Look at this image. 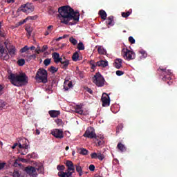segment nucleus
I'll use <instances>...</instances> for the list:
<instances>
[{
  "label": "nucleus",
  "mask_w": 177,
  "mask_h": 177,
  "mask_svg": "<svg viewBox=\"0 0 177 177\" xmlns=\"http://www.w3.org/2000/svg\"><path fill=\"white\" fill-rule=\"evenodd\" d=\"M6 106V102H5L2 100H0V110H2V109H4Z\"/></svg>",
  "instance_id": "a19ab883"
},
{
  "label": "nucleus",
  "mask_w": 177,
  "mask_h": 177,
  "mask_svg": "<svg viewBox=\"0 0 177 177\" xmlns=\"http://www.w3.org/2000/svg\"><path fill=\"white\" fill-rule=\"evenodd\" d=\"M57 169L58 171H61V172H63V171H64V169H66V167H64V165H58L57 167Z\"/></svg>",
  "instance_id": "37998d69"
},
{
  "label": "nucleus",
  "mask_w": 177,
  "mask_h": 177,
  "mask_svg": "<svg viewBox=\"0 0 177 177\" xmlns=\"http://www.w3.org/2000/svg\"><path fill=\"white\" fill-rule=\"evenodd\" d=\"M53 28V26L50 25L47 28V31H49V32H52V29Z\"/></svg>",
  "instance_id": "6e6d98bb"
},
{
  "label": "nucleus",
  "mask_w": 177,
  "mask_h": 177,
  "mask_svg": "<svg viewBox=\"0 0 177 177\" xmlns=\"http://www.w3.org/2000/svg\"><path fill=\"white\" fill-rule=\"evenodd\" d=\"M60 67L62 68V70H67L68 68V65L70 64V61L68 59H66L64 58L61 61H59Z\"/></svg>",
  "instance_id": "2eb2a0df"
},
{
  "label": "nucleus",
  "mask_w": 177,
  "mask_h": 177,
  "mask_svg": "<svg viewBox=\"0 0 177 177\" xmlns=\"http://www.w3.org/2000/svg\"><path fill=\"white\" fill-rule=\"evenodd\" d=\"M55 122L57 125H62V124H63V120H62V119H57L55 120Z\"/></svg>",
  "instance_id": "8fccbe9b"
},
{
  "label": "nucleus",
  "mask_w": 177,
  "mask_h": 177,
  "mask_svg": "<svg viewBox=\"0 0 177 177\" xmlns=\"http://www.w3.org/2000/svg\"><path fill=\"white\" fill-rule=\"evenodd\" d=\"M24 171L28 174V175H30L32 177H37L38 175L37 174V169L32 166H28L24 169Z\"/></svg>",
  "instance_id": "f8f14e48"
},
{
  "label": "nucleus",
  "mask_w": 177,
  "mask_h": 177,
  "mask_svg": "<svg viewBox=\"0 0 177 177\" xmlns=\"http://www.w3.org/2000/svg\"><path fill=\"white\" fill-rule=\"evenodd\" d=\"M97 52L100 55H105L106 50L103 48L102 46H99L97 48Z\"/></svg>",
  "instance_id": "473e14b6"
},
{
  "label": "nucleus",
  "mask_w": 177,
  "mask_h": 177,
  "mask_svg": "<svg viewBox=\"0 0 177 177\" xmlns=\"http://www.w3.org/2000/svg\"><path fill=\"white\" fill-rule=\"evenodd\" d=\"M20 10L24 12V13L28 15V13H32V12H34V5L31 3H27L24 6H21L20 7Z\"/></svg>",
  "instance_id": "6e6552de"
},
{
  "label": "nucleus",
  "mask_w": 177,
  "mask_h": 177,
  "mask_svg": "<svg viewBox=\"0 0 177 177\" xmlns=\"http://www.w3.org/2000/svg\"><path fill=\"white\" fill-rule=\"evenodd\" d=\"M71 88H73V82L65 79V81L64 82V89L65 91H68Z\"/></svg>",
  "instance_id": "dca6fc26"
},
{
  "label": "nucleus",
  "mask_w": 177,
  "mask_h": 177,
  "mask_svg": "<svg viewBox=\"0 0 177 177\" xmlns=\"http://www.w3.org/2000/svg\"><path fill=\"white\" fill-rule=\"evenodd\" d=\"M66 165L67 167L66 171H59L57 175L59 177H73V172L75 171V167L74 163L71 160H66Z\"/></svg>",
  "instance_id": "7ed1b4c3"
},
{
  "label": "nucleus",
  "mask_w": 177,
  "mask_h": 177,
  "mask_svg": "<svg viewBox=\"0 0 177 177\" xmlns=\"http://www.w3.org/2000/svg\"><path fill=\"white\" fill-rule=\"evenodd\" d=\"M52 57L56 64H57V63H60V62H62V59H63L60 57V54H59V53H53L52 54Z\"/></svg>",
  "instance_id": "f3484780"
},
{
  "label": "nucleus",
  "mask_w": 177,
  "mask_h": 177,
  "mask_svg": "<svg viewBox=\"0 0 177 177\" xmlns=\"http://www.w3.org/2000/svg\"><path fill=\"white\" fill-rule=\"evenodd\" d=\"M114 67L115 68L120 69L121 67H122V59L118 58L115 60V62L113 64Z\"/></svg>",
  "instance_id": "412c9836"
},
{
  "label": "nucleus",
  "mask_w": 177,
  "mask_h": 177,
  "mask_svg": "<svg viewBox=\"0 0 177 177\" xmlns=\"http://www.w3.org/2000/svg\"><path fill=\"white\" fill-rule=\"evenodd\" d=\"M117 149L119 150V151H121V153H124L127 151V147L122 142H118L117 145Z\"/></svg>",
  "instance_id": "4be33fe9"
},
{
  "label": "nucleus",
  "mask_w": 177,
  "mask_h": 177,
  "mask_svg": "<svg viewBox=\"0 0 177 177\" xmlns=\"http://www.w3.org/2000/svg\"><path fill=\"white\" fill-rule=\"evenodd\" d=\"M75 113H77V114H80V115H84V111L82 109H75Z\"/></svg>",
  "instance_id": "a18cd8bd"
},
{
  "label": "nucleus",
  "mask_w": 177,
  "mask_h": 177,
  "mask_svg": "<svg viewBox=\"0 0 177 177\" xmlns=\"http://www.w3.org/2000/svg\"><path fill=\"white\" fill-rule=\"evenodd\" d=\"M93 82L97 86H104V77L100 74V73L97 72L95 73L94 77H93Z\"/></svg>",
  "instance_id": "423d86ee"
},
{
  "label": "nucleus",
  "mask_w": 177,
  "mask_h": 177,
  "mask_svg": "<svg viewBox=\"0 0 177 177\" xmlns=\"http://www.w3.org/2000/svg\"><path fill=\"white\" fill-rule=\"evenodd\" d=\"M8 45H9V41L6 40V41H4V48H5L6 49H8Z\"/></svg>",
  "instance_id": "5fc2aeb1"
},
{
  "label": "nucleus",
  "mask_w": 177,
  "mask_h": 177,
  "mask_svg": "<svg viewBox=\"0 0 177 177\" xmlns=\"http://www.w3.org/2000/svg\"><path fill=\"white\" fill-rule=\"evenodd\" d=\"M89 64H90V66H91L92 70H95V68H96V66H97V63L95 64V61H93V60H91L89 62Z\"/></svg>",
  "instance_id": "c9c22d12"
},
{
  "label": "nucleus",
  "mask_w": 177,
  "mask_h": 177,
  "mask_svg": "<svg viewBox=\"0 0 177 177\" xmlns=\"http://www.w3.org/2000/svg\"><path fill=\"white\" fill-rule=\"evenodd\" d=\"M2 91H3V86L0 84V95H2V93H3Z\"/></svg>",
  "instance_id": "052dcab7"
},
{
  "label": "nucleus",
  "mask_w": 177,
  "mask_h": 177,
  "mask_svg": "<svg viewBox=\"0 0 177 177\" xmlns=\"http://www.w3.org/2000/svg\"><path fill=\"white\" fill-rule=\"evenodd\" d=\"M122 53H124V57H126L127 60H133L136 57L135 53L128 49L124 48Z\"/></svg>",
  "instance_id": "9d476101"
},
{
  "label": "nucleus",
  "mask_w": 177,
  "mask_h": 177,
  "mask_svg": "<svg viewBox=\"0 0 177 177\" xmlns=\"http://www.w3.org/2000/svg\"><path fill=\"white\" fill-rule=\"evenodd\" d=\"M91 158H94V159H96V158H97V153H96V152H94V153H92L91 154Z\"/></svg>",
  "instance_id": "864d4df0"
},
{
  "label": "nucleus",
  "mask_w": 177,
  "mask_h": 177,
  "mask_svg": "<svg viewBox=\"0 0 177 177\" xmlns=\"http://www.w3.org/2000/svg\"><path fill=\"white\" fill-rule=\"evenodd\" d=\"M51 135H53V136L57 139H63V138H64L63 130L59 129H55L51 131Z\"/></svg>",
  "instance_id": "ddd939ff"
},
{
  "label": "nucleus",
  "mask_w": 177,
  "mask_h": 177,
  "mask_svg": "<svg viewBox=\"0 0 177 177\" xmlns=\"http://www.w3.org/2000/svg\"><path fill=\"white\" fill-rule=\"evenodd\" d=\"M58 12L61 17V23L66 26H74L80 21V12L74 11L71 7L64 6L58 8Z\"/></svg>",
  "instance_id": "f257e3e1"
},
{
  "label": "nucleus",
  "mask_w": 177,
  "mask_h": 177,
  "mask_svg": "<svg viewBox=\"0 0 177 177\" xmlns=\"http://www.w3.org/2000/svg\"><path fill=\"white\" fill-rule=\"evenodd\" d=\"M35 59H37V55L35 54L26 56V62H31V60H35Z\"/></svg>",
  "instance_id": "cd10ccee"
},
{
  "label": "nucleus",
  "mask_w": 177,
  "mask_h": 177,
  "mask_svg": "<svg viewBox=\"0 0 177 177\" xmlns=\"http://www.w3.org/2000/svg\"><path fill=\"white\" fill-rule=\"evenodd\" d=\"M99 15L102 20H106L107 19V13H106L104 10H100L99 11Z\"/></svg>",
  "instance_id": "393cba45"
},
{
  "label": "nucleus",
  "mask_w": 177,
  "mask_h": 177,
  "mask_svg": "<svg viewBox=\"0 0 177 177\" xmlns=\"http://www.w3.org/2000/svg\"><path fill=\"white\" fill-rule=\"evenodd\" d=\"M47 49H48V46L46 45H44L41 48V52H45Z\"/></svg>",
  "instance_id": "13d9d810"
},
{
  "label": "nucleus",
  "mask_w": 177,
  "mask_h": 177,
  "mask_svg": "<svg viewBox=\"0 0 177 177\" xmlns=\"http://www.w3.org/2000/svg\"><path fill=\"white\" fill-rule=\"evenodd\" d=\"M97 66H98V67H107L109 62L107 61L100 60L97 62Z\"/></svg>",
  "instance_id": "b1692460"
},
{
  "label": "nucleus",
  "mask_w": 177,
  "mask_h": 177,
  "mask_svg": "<svg viewBox=\"0 0 177 177\" xmlns=\"http://www.w3.org/2000/svg\"><path fill=\"white\" fill-rule=\"evenodd\" d=\"M140 53L142 55V57L145 58L147 57V53L145 50L140 51Z\"/></svg>",
  "instance_id": "09e8293b"
},
{
  "label": "nucleus",
  "mask_w": 177,
  "mask_h": 177,
  "mask_svg": "<svg viewBox=\"0 0 177 177\" xmlns=\"http://www.w3.org/2000/svg\"><path fill=\"white\" fill-rule=\"evenodd\" d=\"M48 114L51 118H56L60 115V111L51 110L48 111Z\"/></svg>",
  "instance_id": "aec40b11"
},
{
  "label": "nucleus",
  "mask_w": 177,
  "mask_h": 177,
  "mask_svg": "<svg viewBox=\"0 0 177 177\" xmlns=\"http://www.w3.org/2000/svg\"><path fill=\"white\" fill-rule=\"evenodd\" d=\"M77 49L79 50H84L85 49V46H84V43L82 42H79L77 44Z\"/></svg>",
  "instance_id": "72a5a7b5"
},
{
  "label": "nucleus",
  "mask_w": 177,
  "mask_h": 177,
  "mask_svg": "<svg viewBox=\"0 0 177 177\" xmlns=\"http://www.w3.org/2000/svg\"><path fill=\"white\" fill-rule=\"evenodd\" d=\"M106 23V26H108V28H110V26L113 27V26H114V17L113 15L108 17Z\"/></svg>",
  "instance_id": "a211bd4d"
},
{
  "label": "nucleus",
  "mask_w": 177,
  "mask_h": 177,
  "mask_svg": "<svg viewBox=\"0 0 177 177\" xmlns=\"http://www.w3.org/2000/svg\"><path fill=\"white\" fill-rule=\"evenodd\" d=\"M35 52H36V53H37V55H39V53H41V52H42V51H41V49H36Z\"/></svg>",
  "instance_id": "69168bd1"
},
{
  "label": "nucleus",
  "mask_w": 177,
  "mask_h": 177,
  "mask_svg": "<svg viewBox=\"0 0 177 177\" xmlns=\"http://www.w3.org/2000/svg\"><path fill=\"white\" fill-rule=\"evenodd\" d=\"M35 169L39 174H44V166L42 165L37 166Z\"/></svg>",
  "instance_id": "c756f323"
},
{
  "label": "nucleus",
  "mask_w": 177,
  "mask_h": 177,
  "mask_svg": "<svg viewBox=\"0 0 177 177\" xmlns=\"http://www.w3.org/2000/svg\"><path fill=\"white\" fill-rule=\"evenodd\" d=\"M8 80L15 86H24L28 84V76L25 73H10Z\"/></svg>",
  "instance_id": "f03ea898"
},
{
  "label": "nucleus",
  "mask_w": 177,
  "mask_h": 177,
  "mask_svg": "<svg viewBox=\"0 0 177 177\" xmlns=\"http://www.w3.org/2000/svg\"><path fill=\"white\" fill-rule=\"evenodd\" d=\"M131 13H132V11L131 10L127 11V12H122V17H124L125 19H127V17H129V16H131Z\"/></svg>",
  "instance_id": "7c9ffc66"
},
{
  "label": "nucleus",
  "mask_w": 177,
  "mask_h": 177,
  "mask_svg": "<svg viewBox=\"0 0 177 177\" xmlns=\"http://www.w3.org/2000/svg\"><path fill=\"white\" fill-rule=\"evenodd\" d=\"M88 153H89V151L86 150V149H84V148L81 149L80 154H82V156H86L88 155Z\"/></svg>",
  "instance_id": "e433bc0d"
},
{
  "label": "nucleus",
  "mask_w": 177,
  "mask_h": 177,
  "mask_svg": "<svg viewBox=\"0 0 177 177\" xmlns=\"http://www.w3.org/2000/svg\"><path fill=\"white\" fill-rule=\"evenodd\" d=\"M158 71H161V75H162V80L167 82V84L171 85L169 82H172L171 80H172V72L171 70H167V68H158Z\"/></svg>",
  "instance_id": "39448f33"
},
{
  "label": "nucleus",
  "mask_w": 177,
  "mask_h": 177,
  "mask_svg": "<svg viewBox=\"0 0 177 177\" xmlns=\"http://www.w3.org/2000/svg\"><path fill=\"white\" fill-rule=\"evenodd\" d=\"M27 50H30V47L25 46L24 48H22L20 50L21 53H26V52H27Z\"/></svg>",
  "instance_id": "58836bf2"
},
{
  "label": "nucleus",
  "mask_w": 177,
  "mask_h": 177,
  "mask_svg": "<svg viewBox=\"0 0 177 177\" xmlns=\"http://www.w3.org/2000/svg\"><path fill=\"white\" fill-rule=\"evenodd\" d=\"M5 168V163H0V169H3Z\"/></svg>",
  "instance_id": "0e129e2a"
},
{
  "label": "nucleus",
  "mask_w": 177,
  "mask_h": 177,
  "mask_svg": "<svg viewBox=\"0 0 177 177\" xmlns=\"http://www.w3.org/2000/svg\"><path fill=\"white\" fill-rule=\"evenodd\" d=\"M69 41L71 42V44H73L74 46H75V45H77V44H78V41H77V39H75L73 37L69 38Z\"/></svg>",
  "instance_id": "f704fd0d"
},
{
  "label": "nucleus",
  "mask_w": 177,
  "mask_h": 177,
  "mask_svg": "<svg viewBox=\"0 0 177 177\" xmlns=\"http://www.w3.org/2000/svg\"><path fill=\"white\" fill-rule=\"evenodd\" d=\"M58 70H59V68H57L55 66H50L48 68V71H50V73H51L52 74H55V73H57Z\"/></svg>",
  "instance_id": "2f4dec72"
},
{
  "label": "nucleus",
  "mask_w": 177,
  "mask_h": 177,
  "mask_svg": "<svg viewBox=\"0 0 177 177\" xmlns=\"http://www.w3.org/2000/svg\"><path fill=\"white\" fill-rule=\"evenodd\" d=\"M50 62H51V59L49 58L44 59V66L48 67V66H49V64H50Z\"/></svg>",
  "instance_id": "ea45409f"
},
{
  "label": "nucleus",
  "mask_w": 177,
  "mask_h": 177,
  "mask_svg": "<svg viewBox=\"0 0 177 177\" xmlns=\"http://www.w3.org/2000/svg\"><path fill=\"white\" fill-rule=\"evenodd\" d=\"M80 58V55L77 52H75L72 56V60L73 62H78V59Z\"/></svg>",
  "instance_id": "c85d7f7f"
},
{
  "label": "nucleus",
  "mask_w": 177,
  "mask_h": 177,
  "mask_svg": "<svg viewBox=\"0 0 177 177\" xmlns=\"http://www.w3.org/2000/svg\"><path fill=\"white\" fill-rule=\"evenodd\" d=\"M0 57L1 59H3V60H8L9 59V54L8 53V50L5 48V46L0 42Z\"/></svg>",
  "instance_id": "9b49d317"
},
{
  "label": "nucleus",
  "mask_w": 177,
  "mask_h": 177,
  "mask_svg": "<svg viewBox=\"0 0 177 177\" xmlns=\"http://www.w3.org/2000/svg\"><path fill=\"white\" fill-rule=\"evenodd\" d=\"M27 158H35V153L27 155Z\"/></svg>",
  "instance_id": "3c124183"
},
{
  "label": "nucleus",
  "mask_w": 177,
  "mask_h": 177,
  "mask_svg": "<svg viewBox=\"0 0 177 177\" xmlns=\"http://www.w3.org/2000/svg\"><path fill=\"white\" fill-rule=\"evenodd\" d=\"M35 80L38 82L46 84L48 82V71L44 68L38 69L36 73Z\"/></svg>",
  "instance_id": "20e7f679"
},
{
  "label": "nucleus",
  "mask_w": 177,
  "mask_h": 177,
  "mask_svg": "<svg viewBox=\"0 0 177 177\" xmlns=\"http://www.w3.org/2000/svg\"><path fill=\"white\" fill-rule=\"evenodd\" d=\"M7 49L10 56H15L16 55V47L14 46H11L9 48Z\"/></svg>",
  "instance_id": "5701e85b"
},
{
  "label": "nucleus",
  "mask_w": 177,
  "mask_h": 177,
  "mask_svg": "<svg viewBox=\"0 0 177 177\" xmlns=\"http://www.w3.org/2000/svg\"><path fill=\"white\" fill-rule=\"evenodd\" d=\"M97 145V146H102L103 145V141H98Z\"/></svg>",
  "instance_id": "338daca9"
},
{
  "label": "nucleus",
  "mask_w": 177,
  "mask_h": 177,
  "mask_svg": "<svg viewBox=\"0 0 177 177\" xmlns=\"http://www.w3.org/2000/svg\"><path fill=\"white\" fill-rule=\"evenodd\" d=\"M17 64L20 66H24V64H26V60H24V59H20L17 61Z\"/></svg>",
  "instance_id": "4c0bfd02"
},
{
  "label": "nucleus",
  "mask_w": 177,
  "mask_h": 177,
  "mask_svg": "<svg viewBox=\"0 0 177 177\" xmlns=\"http://www.w3.org/2000/svg\"><path fill=\"white\" fill-rule=\"evenodd\" d=\"M26 31L28 32V37H30L31 36V30L30 29H26Z\"/></svg>",
  "instance_id": "e2e57ef3"
},
{
  "label": "nucleus",
  "mask_w": 177,
  "mask_h": 177,
  "mask_svg": "<svg viewBox=\"0 0 177 177\" xmlns=\"http://www.w3.org/2000/svg\"><path fill=\"white\" fill-rule=\"evenodd\" d=\"M6 32L2 29V22H0V38H6Z\"/></svg>",
  "instance_id": "bb28decb"
},
{
  "label": "nucleus",
  "mask_w": 177,
  "mask_h": 177,
  "mask_svg": "<svg viewBox=\"0 0 177 177\" xmlns=\"http://www.w3.org/2000/svg\"><path fill=\"white\" fill-rule=\"evenodd\" d=\"M129 42H130V44H135L136 41H135V39L132 37V36H130L129 37Z\"/></svg>",
  "instance_id": "de8ad7c7"
},
{
  "label": "nucleus",
  "mask_w": 177,
  "mask_h": 177,
  "mask_svg": "<svg viewBox=\"0 0 177 177\" xmlns=\"http://www.w3.org/2000/svg\"><path fill=\"white\" fill-rule=\"evenodd\" d=\"M23 140H24V144H21V140L19 142V147L21 149V154L22 156H26V154L28 153V145L27 144L28 140H27V139H24Z\"/></svg>",
  "instance_id": "1a4fd4ad"
},
{
  "label": "nucleus",
  "mask_w": 177,
  "mask_h": 177,
  "mask_svg": "<svg viewBox=\"0 0 177 177\" xmlns=\"http://www.w3.org/2000/svg\"><path fill=\"white\" fill-rule=\"evenodd\" d=\"M75 109L79 110H82V105H77Z\"/></svg>",
  "instance_id": "680f3d73"
},
{
  "label": "nucleus",
  "mask_w": 177,
  "mask_h": 177,
  "mask_svg": "<svg viewBox=\"0 0 177 177\" xmlns=\"http://www.w3.org/2000/svg\"><path fill=\"white\" fill-rule=\"evenodd\" d=\"M83 136L84 138H88V139H96L97 136L95 132V129L92 127H88Z\"/></svg>",
  "instance_id": "0eeeda50"
},
{
  "label": "nucleus",
  "mask_w": 177,
  "mask_h": 177,
  "mask_svg": "<svg viewBox=\"0 0 177 177\" xmlns=\"http://www.w3.org/2000/svg\"><path fill=\"white\" fill-rule=\"evenodd\" d=\"M122 128H124V124H119L117 127V133L120 132V131H122Z\"/></svg>",
  "instance_id": "49530a36"
},
{
  "label": "nucleus",
  "mask_w": 177,
  "mask_h": 177,
  "mask_svg": "<svg viewBox=\"0 0 177 177\" xmlns=\"http://www.w3.org/2000/svg\"><path fill=\"white\" fill-rule=\"evenodd\" d=\"M76 168V171L79 174L80 176H82V167H81V165H80V163L75 165Z\"/></svg>",
  "instance_id": "a878e982"
},
{
  "label": "nucleus",
  "mask_w": 177,
  "mask_h": 177,
  "mask_svg": "<svg viewBox=\"0 0 177 177\" xmlns=\"http://www.w3.org/2000/svg\"><path fill=\"white\" fill-rule=\"evenodd\" d=\"M14 167H15V168H17L18 167H21V163L20 162V160H15V162H14Z\"/></svg>",
  "instance_id": "c03bdc74"
},
{
  "label": "nucleus",
  "mask_w": 177,
  "mask_h": 177,
  "mask_svg": "<svg viewBox=\"0 0 177 177\" xmlns=\"http://www.w3.org/2000/svg\"><path fill=\"white\" fill-rule=\"evenodd\" d=\"M86 91L88 93H90L91 95H92L93 93V91H92V89L87 88Z\"/></svg>",
  "instance_id": "bf43d9fd"
},
{
  "label": "nucleus",
  "mask_w": 177,
  "mask_h": 177,
  "mask_svg": "<svg viewBox=\"0 0 177 177\" xmlns=\"http://www.w3.org/2000/svg\"><path fill=\"white\" fill-rule=\"evenodd\" d=\"M101 100L102 102L103 107H107L110 106V97L109 96V95H107V93H104L102 94Z\"/></svg>",
  "instance_id": "4468645a"
},
{
  "label": "nucleus",
  "mask_w": 177,
  "mask_h": 177,
  "mask_svg": "<svg viewBox=\"0 0 177 177\" xmlns=\"http://www.w3.org/2000/svg\"><path fill=\"white\" fill-rule=\"evenodd\" d=\"M12 177H26V174L21 173L20 170L15 169L12 173Z\"/></svg>",
  "instance_id": "6ab92c4d"
},
{
  "label": "nucleus",
  "mask_w": 177,
  "mask_h": 177,
  "mask_svg": "<svg viewBox=\"0 0 177 177\" xmlns=\"http://www.w3.org/2000/svg\"><path fill=\"white\" fill-rule=\"evenodd\" d=\"M116 75H118V77H121V75H124V72L122 71H117Z\"/></svg>",
  "instance_id": "603ef678"
},
{
  "label": "nucleus",
  "mask_w": 177,
  "mask_h": 177,
  "mask_svg": "<svg viewBox=\"0 0 177 177\" xmlns=\"http://www.w3.org/2000/svg\"><path fill=\"white\" fill-rule=\"evenodd\" d=\"M98 160L100 161H103L104 160V155L102 154L101 153H97V158Z\"/></svg>",
  "instance_id": "79ce46f5"
},
{
  "label": "nucleus",
  "mask_w": 177,
  "mask_h": 177,
  "mask_svg": "<svg viewBox=\"0 0 177 177\" xmlns=\"http://www.w3.org/2000/svg\"><path fill=\"white\" fill-rule=\"evenodd\" d=\"M34 17H28L26 18V20H34Z\"/></svg>",
  "instance_id": "774afa93"
},
{
  "label": "nucleus",
  "mask_w": 177,
  "mask_h": 177,
  "mask_svg": "<svg viewBox=\"0 0 177 177\" xmlns=\"http://www.w3.org/2000/svg\"><path fill=\"white\" fill-rule=\"evenodd\" d=\"M88 169H89L91 171H95V165H90V166L88 167Z\"/></svg>",
  "instance_id": "4d7b16f0"
}]
</instances>
